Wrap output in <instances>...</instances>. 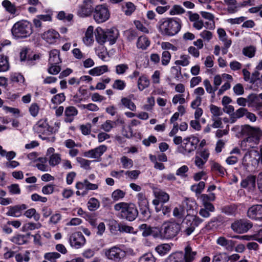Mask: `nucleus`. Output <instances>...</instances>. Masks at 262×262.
Returning <instances> with one entry per match:
<instances>
[{
	"instance_id": "864d4df0",
	"label": "nucleus",
	"mask_w": 262,
	"mask_h": 262,
	"mask_svg": "<svg viewBox=\"0 0 262 262\" xmlns=\"http://www.w3.org/2000/svg\"><path fill=\"white\" fill-rule=\"evenodd\" d=\"M128 69V65L126 63H120L116 65L115 67V73L118 75L125 74Z\"/></svg>"
},
{
	"instance_id": "ddd939ff",
	"label": "nucleus",
	"mask_w": 262,
	"mask_h": 262,
	"mask_svg": "<svg viewBox=\"0 0 262 262\" xmlns=\"http://www.w3.org/2000/svg\"><path fill=\"white\" fill-rule=\"evenodd\" d=\"M252 223L247 220H239L234 222L231 225L232 230L238 234L246 233L252 227Z\"/></svg>"
},
{
	"instance_id": "7c9ffc66",
	"label": "nucleus",
	"mask_w": 262,
	"mask_h": 262,
	"mask_svg": "<svg viewBox=\"0 0 262 262\" xmlns=\"http://www.w3.org/2000/svg\"><path fill=\"white\" fill-rule=\"evenodd\" d=\"M108 72H109L108 66L102 65L96 67L90 70L89 71V74L93 76H99Z\"/></svg>"
},
{
	"instance_id": "58836bf2",
	"label": "nucleus",
	"mask_w": 262,
	"mask_h": 262,
	"mask_svg": "<svg viewBox=\"0 0 262 262\" xmlns=\"http://www.w3.org/2000/svg\"><path fill=\"white\" fill-rule=\"evenodd\" d=\"M121 103L122 105L131 111H136L137 106L132 100L128 97H122L121 99Z\"/></svg>"
},
{
	"instance_id": "6ab92c4d",
	"label": "nucleus",
	"mask_w": 262,
	"mask_h": 262,
	"mask_svg": "<svg viewBox=\"0 0 262 262\" xmlns=\"http://www.w3.org/2000/svg\"><path fill=\"white\" fill-rule=\"evenodd\" d=\"M33 129L35 132L38 134L45 135L48 132H52L50 127L47 119H41L39 120L34 126Z\"/></svg>"
},
{
	"instance_id": "c756f323",
	"label": "nucleus",
	"mask_w": 262,
	"mask_h": 262,
	"mask_svg": "<svg viewBox=\"0 0 262 262\" xmlns=\"http://www.w3.org/2000/svg\"><path fill=\"white\" fill-rule=\"evenodd\" d=\"M150 45V40L145 35H142L139 37L136 42L137 48L142 50L147 49Z\"/></svg>"
},
{
	"instance_id": "4d7b16f0",
	"label": "nucleus",
	"mask_w": 262,
	"mask_h": 262,
	"mask_svg": "<svg viewBox=\"0 0 262 262\" xmlns=\"http://www.w3.org/2000/svg\"><path fill=\"white\" fill-rule=\"evenodd\" d=\"M120 162L122 167L125 169L130 168L133 166V160L125 156L120 158Z\"/></svg>"
},
{
	"instance_id": "f257e3e1",
	"label": "nucleus",
	"mask_w": 262,
	"mask_h": 262,
	"mask_svg": "<svg viewBox=\"0 0 262 262\" xmlns=\"http://www.w3.org/2000/svg\"><path fill=\"white\" fill-rule=\"evenodd\" d=\"M232 130L240 132L242 135L247 136V138L241 142V147L244 149L254 148L259 143L262 136V131L258 127H253L249 125L235 126Z\"/></svg>"
},
{
	"instance_id": "8fccbe9b",
	"label": "nucleus",
	"mask_w": 262,
	"mask_h": 262,
	"mask_svg": "<svg viewBox=\"0 0 262 262\" xmlns=\"http://www.w3.org/2000/svg\"><path fill=\"white\" fill-rule=\"evenodd\" d=\"M88 208L90 211L96 210L100 206V202L95 198H90L88 202Z\"/></svg>"
},
{
	"instance_id": "4468645a",
	"label": "nucleus",
	"mask_w": 262,
	"mask_h": 262,
	"mask_svg": "<svg viewBox=\"0 0 262 262\" xmlns=\"http://www.w3.org/2000/svg\"><path fill=\"white\" fill-rule=\"evenodd\" d=\"M153 192L156 199L152 201V204L155 206L156 211L159 212L161 211V208L159 207L160 202L164 203L168 202L169 200V195L163 190L158 188H154Z\"/></svg>"
},
{
	"instance_id": "a211bd4d",
	"label": "nucleus",
	"mask_w": 262,
	"mask_h": 262,
	"mask_svg": "<svg viewBox=\"0 0 262 262\" xmlns=\"http://www.w3.org/2000/svg\"><path fill=\"white\" fill-rule=\"evenodd\" d=\"M106 149L107 146L106 145H101L94 149L84 152L83 156L89 158H98L106 151Z\"/></svg>"
},
{
	"instance_id": "aec40b11",
	"label": "nucleus",
	"mask_w": 262,
	"mask_h": 262,
	"mask_svg": "<svg viewBox=\"0 0 262 262\" xmlns=\"http://www.w3.org/2000/svg\"><path fill=\"white\" fill-rule=\"evenodd\" d=\"M78 114V110L73 106H68L64 109V121L66 123L72 122Z\"/></svg>"
},
{
	"instance_id": "6e6552de",
	"label": "nucleus",
	"mask_w": 262,
	"mask_h": 262,
	"mask_svg": "<svg viewBox=\"0 0 262 262\" xmlns=\"http://www.w3.org/2000/svg\"><path fill=\"white\" fill-rule=\"evenodd\" d=\"M181 230L179 224L174 221L165 222L161 228V237L171 239L176 236Z\"/></svg>"
},
{
	"instance_id": "de8ad7c7",
	"label": "nucleus",
	"mask_w": 262,
	"mask_h": 262,
	"mask_svg": "<svg viewBox=\"0 0 262 262\" xmlns=\"http://www.w3.org/2000/svg\"><path fill=\"white\" fill-rule=\"evenodd\" d=\"M10 241L17 245H24L27 242V237L25 235L17 234L12 237L10 239Z\"/></svg>"
},
{
	"instance_id": "c85d7f7f",
	"label": "nucleus",
	"mask_w": 262,
	"mask_h": 262,
	"mask_svg": "<svg viewBox=\"0 0 262 262\" xmlns=\"http://www.w3.org/2000/svg\"><path fill=\"white\" fill-rule=\"evenodd\" d=\"M196 255V251H193L191 246L189 245H187L184 249V262H193Z\"/></svg>"
},
{
	"instance_id": "20e7f679",
	"label": "nucleus",
	"mask_w": 262,
	"mask_h": 262,
	"mask_svg": "<svg viewBox=\"0 0 262 262\" xmlns=\"http://www.w3.org/2000/svg\"><path fill=\"white\" fill-rule=\"evenodd\" d=\"M11 31L13 38L15 39L26 38L33 32L32 24L27 20H21L15 23Z\"/></svg>"
},
{
	"instance_id": "4c0bfd02",
	"label": "nucleus",
	"mask_w": 262,
	"mask_h": 262,
	"mask_svg": "<svg viewBox=\"0 0 262 262\" xmlns=\"http://www.w3.org/2000/svg\"><path fill=\"white\" fill-rule=\"evenodd\" d=\"M150 81L145 75H141L138 78L137 81L138 88L140 91H142L149 85Z\"/></svg>"
},
{
	"instance_id": "603ef678",
	"label": "nucleus",
	"mask_w": 262,
	"mask_h": 262,
	"mask_svg": "<svg viewBox=\"0 0 262 262\" xmlns=\"http://www.w3.org/2000/svg\"><path fill=\"white\" fill-rule=\"evenodd\" d=\"M41 227L40 223H32L29 222L24 224L23 226V231L24 232L34 230L35 229H39Z\"/></svg>"
},
{
	"instance_id": "2eb2a0df",
	"label": "nucleus",
	"mask_w": 262,
	"mask_h": 262,
	"mask_svg": "<svg viewBox=\"0 0 262 262\" xmlns=\"http://www.w3.org/2000/svg\"><path fill=\"white\" fill-rule=\"evenodd\" d=\"M59 33L56 30L51 29L41 34V38L47 43L50 45L55 44L60 38Z\"/></svg>"
},
{
	"instance_id": "3c124183",
	"label": "nucleus",
	"mask_w": 262,
	"mask_h": 262,
	"mask_svg": "<svg viewBox=\"0 0 262 262\" xmlns=\"http://www.w3.org/2000/svg\"><path fill=\"white\" fill-rule=\"evenodd\" d=\"M212 262H228L227 253L226 252H217L212 258Z\"/></svg>"
},
{
	"instance_id": "e433bc0d",
	"label": "nucleus",
	"mask_w": 262,
	"mask_h": 262,
	"mask_svg": "<svg viewBox=\"0 0 262 262\" xmlns=\"http://www.w3.org/2000/svg\"><path fill=\"white\" fill-rule=\"evenodd\" d=\"M183 205H185L186 207V212L187 214L189 213V211H192V213H194V210H195L197 207V203L196 201L193 199H186L184 202H183Z\"/></svg>"
},
{
	"instance_id": "c03bdc74",
	"label": "nucleus",
	"mask_w": 262,
	"mask_h": 262,
	"mask_svg": "<svg viewBox=\"0 0 262 262\" xmlns=\"http://www.w3.org/2000/svg\"><path fill=\"white\" fill-rule=\"evenodd\" d=\"M247 111V110L243 107H240L237 109L231 117V123H233L237 120V119L242 118L244 115L246 116Z\"/></svg>"
},
{
	"instance_id": "5701e85b",
	"label": "nucleus",
	"mask_w": 262,
	"mask_h": 262,
	"mask_svg": "<svg viewBox=\"0 0 262 262\" xmlns=\"http://www.w3.org/2000/svg\"><path fill=\"white\" fill-rule=\"evenodd\" d=\"M106 42H108L110 45H112L115 43L116 40L119 35L118 30L115 28H111L106 29Z\"/></svg>"
},
{
	"instance_id": "f8f14e48",
	"label": "nucleus",
	"mask_w": 262,
	"mask_h": 262,
	"mask_svg": "<svg viewBox=\"0 0 262 262\" xmlns=\"http://www.w3.org/2000/svg\"><path fill=\"white\" fill-rule=\"evenodd\" d=\"M68 242L72 248L78 249L85 245L86 239L81 232L76 231L69 235Z\"/></svg>"
},
{
	"instance_id": "a878e982",
	"label": "nucleus",
	"mask_w": 262,
	"mask_h": 262,
	"mask_svg": "<svg viewBox=\"0 0 262 262\" xmlns=\"http://www.w3.org/2000/svg\"><path fill=\"white\" fill-rule=\"evenodd\" d=\"M227 11L230 14L236 13L239 9L241 6L236 0H224Z\"/></svg>"
},
{
	"instance_id": "c9c22d12",
	"label": "nucleus",
	"mask_w": 262,
	"mask_h": 262,
	"mask_svg": "<svg viewBox=\"0 0 262 262\" xmlns=\"http://www.w3.org/2000/svg\"><path fill=\"white\" fill-rule=\"evenodd\" d=\"M172 244H163L157 246L155 250L161 256L167 254L171 249Z\"/></svg>"
},
{
	"instance_id": "49530a36",
	"label": "nucleus",
	"mask_w": 262,
	"mask_h": 262,
	"mask_svg": "<svg viewBox=\"0 0 262 262\" xmlns=\"http://www.w3.org/2000/svg\"><path fill=\"white\" fill-rule=\"evenodd\" d=\"M95 52L98 57L102 61L105 62L109 61L110 57L105 49L103 48L96 49Z\"/></svg>"
},
{
	"instance_id": "680f3d73",
	"label": "nucleus",
	"mask_w": 262,
	"mask_h": 262,
	"mask_svg": "<svg viewBox=\"0 0 262 262\" xmlns=\"http://www.w3.org/2000/svg\"><path fill=\"white\" fill-rule=\"evenodd\" d=\"M152 228L145 224H141L139 227V229L142 231V235L144 237L150 235L152 233Z\"/></svg>"
},
{
	"instance_id": "cd10ccee",
	"label": "nucleus",
	"mask_w": 262,
	"mask_h": 262,
	"mask_svg": "<svg viewBox=\"0 0 262 262\" xmlns=\"http://www.w3.org/2000/svg\"><path fill=\"white\" fill-rule=\"evenodd\" d=\"M49 64H59L62 61L60 57V51L53 49L49 52Z\"/></svg>"
},
{
	"instance_id": "f704fd0d",
	"label": "nucleus",
	"mask_w": 262,
	"mask_h": 262,
	"mask_svg": "<svg viewBox=\"0 0 262 262\" xmlns=\"http://www.w3.org/2000/svg\"><path fill=\"white\" fill-rule=\"evenodd\" d=\"M250 148H248L246 150H248L245 154L243 159V164L246 166L248 165V162L251 161L252 158H254L258 155V151L254 149L249 150ZM243 149L245 150L243 148Z\"/></svg>"
},
{
	"instance_id": "5fc2aeb1",
	"label": "nucleus",
	"mask_w": 262,
	"mask_h": 262,
	"mask_svg": "<svg viewBox=\"0 0 262 262\" xmlns=\"http://www.w3.org/2000/svg\"><path fill=\"white\" fill-rule=\"evenodd\" d=\"M203 84L206 92L211 95L212 98H214L215 97V92L217 90V89L214 85L212 86L208 79L204 80Z\"/></svg>"
},
{
	"instance_id": "72a5a7b5",
	"label": "nucleus",
	"mask_w": 262,
	"mask_h": 262,
	"mask_svg": "<svg viewBox=\"0 0 262 262\" xmlns=\"http://www.w3.org/2000/svg\"><path fill=\"white\" fill-rule=\"evenodd\" d=\"M256 178L254 176L250 175L241 182V186L243 188L248 189L254 188L255 186Z\"/></svg>"
},
{
	"instance_id": "79ce46f5",
	"label": "nucleus",
	"mask_w": 262,
	"mask_h": 262,
	"mask_svg": "<svg viewBox=\"0 0 262 262\" xmlns=\"http://www.w3.org/2000/svg\"><path fill=\"white\" fill-rule=\"evenodd\" d=\"M261 105L258 97L254 94L249 95L248 97V106L249 107L258 108Z\"/></svg>"
},
{
	"instance_id": "0e129e2a",
	"label": "nucleus",
	"mask_w": 262,
	"mask_h": 262,
	"mask_svg": "<svg viewBox=\"0 0 262 262\" xmlns=\"http://www.w3.org/2000/svg\"><path fill=\"white\" fill-rule=\"evenodd\" d=\"M205 186V183L203 181H201L198 184L192 185L191 186V190L196 194H200L204 190Z\"/></svg>"
},
{
	"instance_id": "7ed1b4c3",
	"label": "nucleus",
	"mask_w": 262,
	"mask_h": 262,
	"mask_svg": "<svg viewBox=\"0 0 262 262\" xmlns=\"http://www.w3.org/2000/svg\"><path fill=\"white\" fill-rule=\"evenodd\" d=\"M114 210L117 212V216L119 218L128 221H133L138 215V210L133 203H118L114 205Z\"/></svg>"
},
{
	"instance_id": "39448f33",
	"label": "nucleus",
	"mask_w": 262,
	"mask_h": 262,
	"mask_svg": "<svg viewBox=\"0 0 262 262\" xmlns=\"http://www.w3.org/2000/svg\"><path fill=\"white\" fill-rule=\"evenodd\" d=\"M200 140L195 136H190L183 139L182 144L179 145L177 151L184 156H190L196 149Z\"/></svg>"
},
{
	"instance_id": "ea45409f",
	"label": "nucleus",
	"mask_w": 262,
	"mask_h": 262,
	"mask_svg": "<svg viewBox=\"0 0 262 262\" xmlns=\"http://www.w3.org/2000/svg\"><path fill=\"white\" fill-rule=\"evenodd\" d=\"M61 162V155L59 153H55L48 158V163L51 167H55Z\"/></svg>"
},
{
	"instance_id": "37998d69",
	"label": "nucleus",
	"mask_w": 262,
	"mask_h": 262,
	"mask_svg": "<svg viewBox=\"0 0 262 262\" xmlns=\"http://www.w3.org/2000/svg\"><path fill=\"white\" fill-rule=\"evenodd\" d=\"M137 199L140 209L146 208V207H148V202L144 194L142 192L138 193Z\"/></svg>"
},
{
	"instance_id": "bb28decb",
	"label": "nucleus",
	"mask_w": 262,
	"mask_h": 262,
	"mask_svg": "<svg viewBox=\"0 0 262 262\" xmlns=\"http://www.w3.org/2000/svg\"><path fill=\"white\" fill-rule=\"evenodd\" d=\"M92 80V77L88 75H83L79 78L76 77H71L68 80V83L70 85L77 86L80 84L82 82H85L89 83Z\"/></svg>"
},
{
	"instance_id": "a18cd8bd",
	"label": "nucleus",
	"mask_w": 262,
	"mask_h": 262,
	"mask_svg": "<svg viewBox=\"0 0 262 262\" xmlns=\"http://www.w3.org/2000/svg\"><path fill=\"white\" fill-rule=\"evenodd\" d=\"M30 252L27 250L24 254L17 253L15 255L16 262H29L30 259Z\"/></svg>"
},
{
	"instance_id": "1a4fd4ad",
	"label": "nucleus",
	"mask_w": 262,
	"mask_h": 262,
	"mask_svg": "<svg viewBox=\"0 0 262 262\" xmlns=\"http://www.w3.org/2000/svg\"><path fill=\"white\" fill-rule=\"evenodd\" d=\"M94 8L93 0H82L77 5L76 14L81 18L88 17L93 14Z\"/></svg>"
},
{
	"instance_id": "052dcab7",
	"label": "nucleus",
	"mask_w": 262,
	"mask_h": 262,
	"mask_svg": "<svg viewBox=\"0 0 262 262\" xmlns=\"http://www.w3.org/2000/svg\"><path fill=\"white\" fill-rule=\"evenodd\" d=\"M66 100V96L64 93H59L54 95L51 99V102L56 105L62 103Z\"/></svg>"
},
{
	"instance_id": "b1692460",
	"label": "nucleus",
	"mask_w": 262,
	"mask_h": 262,
	"mask_svg": "<svg viewBox=\"0 0 262 262\" xmlns=\"http://www.w3.org/2000/svg\"><path fill=\"white\" fill-rule=\"evenodd\" d=\"M243 73L244 77V79L246 81H249L250 83H252L254 84L256 83L257 84H259V85L257 89H262V81L259 78L257 79H255L258 76L257 74H253L252 77H250V73L247 69L243 70Z\"/></svg>"
},
{
	"instance_id": "2f4dec72",
	"label": "nucleus",
	"mask_w": 262,
	"mask_h": 262,
	"mask_svg": "<svg viewBox=\"0 0 262 262\" xmlns=\"http://www.w3.org/2000/svg\"><path fill=\"white\" fill-rule=\"evenodd\" d=\"M184 260L183 252L178 251L170 254L166 259L165 262H184Z\"/></svg>"
},
{
	"instance_id": "473e14b6",
	"label": "nucleus",
	"mask_w": 262,
	"mask_h": 262,
	"mask_svg": "<svg viewBox=\"0 0 262 262\" xmlns=\"http://www.w3.org/2000/svg\"><path fill=\"white\" fill-rule=\"evenodd\" d=\"M2 5L9 14L15 16L18 14L15 5L9 0L3 1Z\"/></svg>"
},
{
	"instance_id": "774afa93",
	"label": "nucleus",
	"mask_w": 262,
	"mask_h": 262,
	"mask_svg": "<svg viewBox=\"0 0 262 262\" xmlns=\"http://www.w3.org/2000/svg\"><path fill=\"white\" fill-rule=\"evenodd\" d=\"M60 256V254L57 252H49L45 254L44 258L50 262H56V260Z\"/></svg>"
},
{
	"instance_id": "4be33fe9",
	"label": "nucleus",
	"mask_w": 262,
	"mask_h": 262,
	"mask_svg": "<svg viewBox=\"0 0 262 262\" xmlns=\"http://www.w3.org/2000/svg\"><path fill=\"white\" fill-rule=\"evenodd\" d=\"M82 41L86 46H91L94 42V27L89 26L86 29L84 35L82 38Z\"/></svg>"
},
{
	"instance_id": "393cba45",
	"label": "nucleus",
	"mask_w": 262,
	"mask_h": 262,
	"mask_svg": "<svg viewBox=\"0 0 262 262\" xmlns=\"http://www.w3.org/2000/svg\"><path fill=\"white\" fill-rule=\"evenodd\" d=\"M95 34L96 40L99 44L102 45L106 42V29L98 27L95 29Z\"/></svg>"
},
{
	"instance_id": "dca6fc26",
	"label": "nucleus",
	"mask_w": 262,
	"mask_h": 262,
	"mask_svg": "<svg viewBox=\"0 0 262 262\" xmlns=\"http://www.w3.org/2000/svg\"><path fill=\"white\" fill-rule=\"evenodd\" d=\"M27 208L26 204H22L14 206H10L7 208L6 215L14 217H19L23 214V211Z\"/></svg>"
},
{
	"instance_id": "0eeeda50",
	"label": "nucleus",
	"mask_w": 262,
	"mask_h": 262,
	"mask_svg": "<svg viewBox=\"0 0 262 262\" xmlns=\"http://www.w3.org/2000/svg\"><path fill=\"white\" fill-rule=\"evenodd\" d=\"M102 253L106 258L114 262H121L126 255V251L121 248L120 245L105 248Z\"/></svg>"
},
{
	"instance_id": "f3484780",
	"label": "nucleus",
	"mask_w": 262,
	"mask_h": 262,
	"mask_svg": "<svg viewBox=\"0 0 262 262\" xmlns=\"http://www.w3.org/2000/svg\"><path fill=\"white\" fill-rule=\"evenodd\" d=\"M247 216L253 220H262V205H252L247 210Z\"/></svg>"
},
{
	"instance_id": "6e6d98bb",
	"label": "nucleus",
	"mask_w": 262,
	"mask_h": 262,
	"mask_svg": "<svg viewBox=\"0 0 262 262\" xmlns=\"http://www.w3.org/2000/svg\"><path fill=\"white\" fill-rule=\"evenodd\" d=\"M24 214L26 217L29 219L33 217L34 220L36 221H38L40 219L39 214L36 212L34 208H30L27 210Z\"/></svg>"
},
{
	"instance_id": "69168bd1",
	"label": "nucleus",
	"mask_w": 262,
	"mask_h": 262,
	"mask_svg": "<svg viewBox=\"0 0 262 262\" xmlns=\"http://www.w3.org/2000/svg\"><path fill=\"white\" fill-rule=\"evenodd\" d=\"M126 85V84L125 81L121 79H116L112 86L114 89L122 91L125 88Z\"/></svg>"
},
{
	"instance_id": "423d86ee",
	"label": "nucleus",
	"mask_w": 262,
	"mask_h": 262,
	"mask_svg": "<svg viewBox=\"0 0 262 262\" xmlns=\"http://www.w3.org/2000/svg\"><path fill=\"white\" fill-rule=\"evenodd\" d=\"M202 221L201 219L194 213H187L182 223V232L187 236L190 235L194 231L195 228L198 226Z\"/></svg>"
},
{
	"instance_id": "bf43d9fd",
	"label": "nucleus",
	"mask_w": 262,
	"mask_h": 262,
	"mask_svg": "<svg viewBox=\"0 0 262 262\" xmlns=\"http://www.w3.org/2000/svg\"><path fill=\"white\" fill-rule=\"evenodd\" d=\"M9 69V64L8 58L6 56L0 57V72H4Z\"/></svg>"
},
{
	"instance_id": "9d476101",
	"label": "nucleus",
	"mask_w": 262,
	"mask_h": 262,
	"mask_svg": "<svg viewBox=\"0 0 262 262\" xmlns=\"http://www.w3.org/2000/svg\"><path fill=\"white\" fill-rule=\"evenodd\" d=\"M93 18L97 24L103 23L107 20L110 17V12L107 6L105 5H99L94 8Z\"/></svg>"
},
{
	"instance_id": "412c9836",
	"label": "nucleus",
	"mask_w": 262,
	"mask_h": 262,
	"mask_svg": "<svg viewBox=\"0 0 262 262\" xmlns=\"http://www.w3.org/2000/svg\"><path fill=\"white\" fill-rule=\"evenodd\" d=\"M216 244L224 247L226 250L232 252L234 250L235 242L231 239H228L224 236H220L216 239Z\"/></svg>"
},
{
	"instance_id": "f03ea898",
	"label": "nucleus",
	"mask_w": 262,
	"mask_h": 262,
	"mask_svg": "<svg viewBox=\"0 0 262 262\" xmlns=\"http://www.w3.org/2000/svg\"><path fill=\"white\" fill-rule=\"evenodd\" d=\"M182 26V20L180 18L167 17L158 22L157 29L163 36L172 37L180 31Z\"/></svg>"
},
{
	"instance_id": "338daca9",
	"label": "nucleus",
	"mask_w": 262,
	"mask_h": 262,
	"mask_svg": "<svg viewBox=\"0 0 262 262\" xmlns=\"http://www.w3.org/2000/svg\"><path fill=\"white\" fill-rule=\"evenodd\" d=\"M138 262H156V258L151 253H146L139 258Z\"/></svg>"
},
{
	"instance_id": "09e8293b",
	"label": "nucleus",
	"mask_w": 262,
	"mask_h": 262,
	"mask_svg": "<svg viewBox=\"0 0 262 262\" xmlns=\"http://www.w3.org/2000/svg\"><path fill=\"white\" fill-rule=\"evenodd\" d=\"M187 212H186L184 206H179L174 208L173 211V215L178 219H182L183 217L187 215Z\"/></svg>"
},
{
	"instance_id": "e2e57ef3",
	"label": "nucleus",
	"mask_w": 262,
	"mask_h": 262,
	"mask_svg": "<svg viewBox=\"0 0 262 262\" xmlns=\"http://www.w3.org/2000/svg\"><path fill=\"white\" fill-rule=\"evenodd\" d=\"M185 9L180 5H175L172 6L169 11L170 15H180L184 13Z\"/></svg>"
},
{
	"instance_id": "13d9d810",
	"label": "nucleus",
	"mask_w": 262,
	"mask_h": 262,
	"mask_svg": "<svg viewBox=\"0 0 262 262\" xmlns=\"http://www.w3.org/2000/svg\"><path fill=\"white\" fill-rule=\"evenodd\" d=\"M0 155L2 157H6L8 161L12 160L16 157V153L13 151H7L0 145Z\"/></svg>"
},
{
	"instance_id": "a19ab883",
	"label": "nucleus",
	"mask_w": 262,
	"mask_h": 262,
	"mask_svg": "<svg viewBox=\"0 0 262 262\" xmlns=\"http://www.w3.org/2000/svg\"><path fill=\"white\" fill-rule=\"evenodd\" d=\"M217 32L220 40L224 42L226 48H229L231 45V41L227 39L225 31L222 28H219L217 29Z\"/></svg>"
},
{
	"instance_id": "9b49d317",
	"label": "nucleus",
	"mask_w": 262,
	"mask_h": 262,
	"mask_svg": "<svg viewBox=\"0 0 262 262\" xmlns=\"http://www.w3.org/2000/svg\"><path fill=\"white\" fill-rule=\"evenodd\" d=\"M98 187V184L91 183L86 179L81 182H77L75 185L77 190L76 194L77 196H84L88 193L89 190H97Z\"/></svg>"
}]
</instances>
